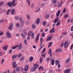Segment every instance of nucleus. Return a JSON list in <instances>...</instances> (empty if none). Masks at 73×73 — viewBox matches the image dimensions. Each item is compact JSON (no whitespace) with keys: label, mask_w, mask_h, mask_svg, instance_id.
Masks as SVG:
<instances>
[{"label":"nucleus","mask_w":73,"mask_h":73,"mask_svg":"<svg viewBox=\"0 0 73 73\" xmlns=\"http://www.w3.org/2000/svg\"><path fill=\"white\" fill-rule=\"evenodd\" d=\"M19 19L21 22V23L20 26L19 25V27L21 28L22 27L24 26V22L23 21V19L21 17H20L19 18Z\"/></svg>","instance_id":"f257e3e1"},{"label":"nucleus","mask_w":73,"mask_h":73,"mask_svg":"<svg viewBox=\"0 0 73 73\" xmlns=\"http://www.w3.org/2000/svg\"><path fill=\"white\" fill-rule=\"evenodd\" d=\"M15 0H13L11 3L10 2H8L7 3V5H8V6H9V7L12 6V5L13 6L15 7V6L16 5V4H14V3H15Z\"/></svg>","instance_id":"f03ea898"},{"label":"nucleus","mask_w":73,"mask_h":73,"mask_svg":"<svg viewBox=\"0 0 73 73\" xmlns=\"http://www.w3.org/2000/svg\"><path fill=\"white\" fill-rule=\"evenodd\" d=\"M6 35L7 37H8V38H11L12 36L11 33H9V32H7L6 33Z\"/></svg>","instance_id":"7ed1b4c3"},{"label":"nucleus","mask_w":73,"mask_h":73,"mask_svg":"<svg viewBox=\"0 0 73 73\" xmlns=\"http://www.w3.org/2000/svg\"><path fill=\"white\" fill-rule=\"evenodd\" d=\"M40 36V33H38L37 35V37L36 38L35 40V39L34 40L35 42H37L38 40H39V37Z\"/></svg>","instance_id":"20e7f679"},{"label":"nucleus","mask_w":73,"mask_h":73,"mask_svg":"<svg viewBox=\"0 0 73 73\" xmlns=\"http://www.w3.org/2000/svg\"><path fill=\"white\" fill-rule=\"evenodd\" d=\"M64 46L65 48H67L69 46V44H68V41H66L64 43Z\"/></svg>","instance_id":"39448f33"},{"label":"nucleus","mask_w":73,"mask_h":73,"mask_svg":"<svg viewBox=\"0 0 73 73\" xmlns=\"http://www.w3.org/2000/svg\"><path fill=\"white\" fill-rule=\"evenodd\" d=\"M52 37L53 36H49L48 37L47 39L46 40V41H50V40H51L52 39Z\"/></svg>","instance_id":"423d86ee"},{"label":"nucleus","mask_w":73,"mask_h":73,"mask_svg":"<svg viewBox=\"0 0 73 73\" xmlns=\"http://www.w3.org/2000/svg\"><path fill=\"white\" fill-rule=\"evenodd\" d=\"M16 64V62H13L12 64L13 68H16V67L17 66V64Z\"/></svg>","instance_id":"0eeeda50"},{"label":"nucleus","mask_w":73,"mask_h":73,"mask_svg":"<svg viewBox=\"0 0 73 73\" xmlns=\"http://www.w3.org/2000/svg\"><path fill=\"white\" fill-rule=\"evenodd\" d=\"M29 67V66H28L27 65H25V68L24 69V70L26 72H27L28 70V68Z\"/></svg>","instance_id":"6e6552de"},{"label":"nucleus","mask_w":73,"mask_h":73,"mask_svg":"<svg viewBox=\"0 0 73 73\" xmlns=\"http://www.w3.org/2000/svg\"><path fill=\"white\" fill-rule=\"evenodd\" d=\"M50 33H54V27H53L52 29H51L49 31Z\"/></svg>","instance_id":"1a4fd4ad"},{"label":"nucleus","mask_w":73,"mask_h":73,"mask_svg":"<svg viewBox=\"0 0 73 73\" xmlns=\"http://www.w3.org/2000/svg\"><path fill=\"white\" fill-rule=\"evenodd\" d=\"M13 24H11L9 27V29L10 30H12V29H13V28L12 27H13Z\"/></svg>","instance_id":"9d476101"},{"label":"nucleus","mask_w":73,"mask_h":73,"mask_svg":"<svg viewBox=\"0 0 73 73\" xmlns=\"http://www.w3.org/2000/svg\"><path fill=\"white\" fill-rule=\"evenodd\" d=\"M18 47H19V45H16L15 46H13L11 48V49H13V50H15V49H16V48H17Z\"/></svg>","instance_id":"9b49d317"},{"label":"nucleus","mask_w":73,"mask_h":73,"mask_svg":"<svg viewBox=\"0 0 73 73\" xmlns=\"http://www.w3.org/2000/svg\"><path fill=\"white\" fill-rule=\"evenodd\" d=\"M63 0H61L60 3L58 6V7H59V8H60V7H61V6H62V4H63Z\"/></svg>","instance_id":"f8f14e48"},{"label":"nucleus","mask_w":73,"mask_h":73,"mask_svg":"<svg viewBox=\"0 0 73 73\" xmlns=\"http://www.w3.org/2000/svg\"><path fill=\"white\" fill-rule=\"evenodd\" d=\"M33 66L36 69L37 68H38V67L39 66V65L37 64H34Z\"/></svg>","instance_id":"ddd939ff"},{"label":"nucleus","mask_w":73,"mask_h":73,"mask_svg":"<svg viewBox=\"0 0 73 73\" xmlns=\"http://www.w3.org/2000/svg\"><path fill=\"white\" fill-rule=\"evenodd\" d=\"M31 37L32 39H34L35 38V33H32L31 35Z\"/></svg>","instance_id":"4468645a"},{"label":"nucleus","mask_w":73,"mask_h":73,"mask_svg":"<svg viewBox=\"0 0 73 73\" xmlns=\"http://www.w3.org/2000/svg\"><path fill=\"white\" fill-rule=\"evenodd\" d=\"M18 56L17 54L13 55L12 56V59H15V58H17Z\"/></svg>","instance_id":"2eb2a0df"},{"label":"nucleus","mask_w":73,"mask_h":73,"mask_svg":"<svg viewBox=\"0 0 73 73\" xmlns=\"http://www.w3.org/2000/svg\"><path fill=\"white\" fill-rule=\"evenodd\" d=\"M23 46L21 45V44H20L19 45V50H21L23 48Z\"/></svg>","instance_id":"dca6fc26"},{"label":"nucleus","mask_w":73,"mask_h":73,"mask_svg":"<svg viewBox=\"0 0 73 73\" xmlns=\"http://www.w3.org/2000/svg\"><path fill=\"white\" fill-rule=\"evenodd\" d=\"M60 10H58L56 13V17H58L59 15H60Z\"/></svg>","instance_id":"f3484780"},{"label":"nucleus","mask_w":73,"mask_h":73,"mask_svg":"<svg viewBox=\"0 0 73 73\" xmlns=\"http://www.w3.org/2000/svg\"><path fill=\"white\" fill-rule=\"evenodd\" d=\"M7 48H8V46H5L4 47H3V48L4 50H5V51L7 50Z\"/></svg>","instance_id":"a211bd4d"},{"label":"nucleus","mask_w":73,"mask_h":73,"mask_svg":"<svg viewBox=\"0 0 73 73\" xmlns=\"http://www.w3.org/2000/svg\"><path fill=\"white\" fill-rule=\"evenodd\" d=\"M59 20V18H58L57 17L54 21V23H56L57 21H58Z\"/></svg>","instance_id":"6ab92c4d"},{"label":"nucleus","mask_w":73,"mask_h":73,"mask_svg":"<svg viewBox=\"0 0 73 73\" xmlns=\"http://www.w3.org/2000/svg\"><path fill=\"white\" fill-rule=\"evenodd\" d=\"M27 3L29 5V7L30 6V5H31V1L30 0H27Z\"/></svg>","instance_id":"aec40b11"},{"label":"nucleus","mask_w":73,"mask_h":73,"mask_svg":"<svg viewBox=\"0 0 73 73\" xmlns=\"http://www.w3.org/2000/svg\"><path fill=\"white\" fill-rule=\"evenodd\" d=\"M70 70L68 69L67 70H65L64 71V73H68L70 72Z\"/></svg>","instance_id":"412c9836"},{"label":"nucleus","mask_w":73,"mask_h":73,"mask_svg":"<svg viewBox=\"0 0 73 73\" xmlns=\"http://www.w3.org/2000/svg\"><path fill=\"white\" fill-rule=\"evenodd\" d=\"M33 60V58L32 56H31L29 58V61L31 62Z\"/></svg>","instance_id":"4be33fe9"},{"label":"nucleus","mask_w":73,"mask_h":73,"mask_svg":"<svg viewBox=\"0 0 73 73\" xmlns=\"http://www.w3.org/2000/svg\"><path fill=\"white\" fill-rule=\"evenodd\" d=\"M15 10L14 9H13L11 10V13L12 15H13L15 14Z\"/></svg>","instance_id":"5701e85b"},{"label":"nucleus","mask_w":73,"mask_h":73,"mask_svg":"<svg viewBox=\"0 0 73 73\" xmlns=\"http://www.w3.org/2000/svg\"><path fill=\"white\" fill-rule=\"evenodd\" d=\"M35 70H36V69H35V68L34 67H33L31 69V72H34V71H35Z\"/></svg>","instance_id":"b1692460"},{"label":"nucleus","mask_w":73,"mask_h":73,"mask_svg":"<svg viewBox=\"0 0 73 73\" xmlns=\"http://www.w3.org/2000/svg\"><path fill=\"white\" fill-rule=\"evenodd\" d=\"M45 19H48L49 17V15L46 14L45 15Z\"/></svg>","instance_id":"393cba45"},{"label":"nucleus","mask_w":73,"mask_h":73,"mask_svg":"<svg viewBox=\"0 0 73 73\" xmlns=\"http://www.w3.org/2000/svg\"><path fill=\"white\" fill-rule=\"evenodd\" d=\"M32 33V32L31 31H30L28 32L27 35L28 36H31V34Z\"/></svg>","instance_id":"a878e982"},{"label":"nucleus","mask_w":73,"mask_h":73,"mask_svg":"<svg viewBox=\"0 0 73 73\" xmlns=\"http://www.w3.org/2000/svg\"><path fill=\"white\" fill-rule=\"evenodd\" d=\"M36 23L37 24H39L40 23V19H37L36 20Z\"/></svg>","instance_id":"bb28decb"},{"label":"nucleus","mask_w":73,"mask_h":73,"mask_svg":"<svg viewBox=\"0 0 73 73\" xmlns=\"http://www.w3.org/2000/svg\"><path fill=\"white\" fill-rule=\"evenodd\" d=\"M60 63V62L58 60H56L55 61V64L56 65H57L58 64H59Z\"/></svg>","instance_id":"cd10ccee"},{"label":"nucleus","mask_w":73,"mask_h":73,"mask_svg":"<svg viewBox=\"0 0 73 73\" xmlns=\"http://www.w3.org/2000/svg\"><path fill=\"white\" fill-rule=\"evenodd\" d=\"M52 42H50L48 44V47L49 48V47H50L51 46H52Z\"/></svg>","instance_id":"c85d7f7f"},{"label":"nucleus","mask_w":73,"mask_h":73,"mask_svg":"<svg viewBox=\"0 0 73 73\" xmlns=\"http://www.w3.org/2000/svg\"><path fill=\"white\" fill-rule=\"evenodd\" d=\"M25 59V58L24 57V56H22L21 59H20V61H23V60H24V59Z\"/></svg>","instance_id":"c756f323"},{"label":"nucleus","mask_w":73,"mask_h":73,"mask_svg":"<svg viewBox=\"0 0 73 73\" xmlns=\"http://www.w3.org/2000/svg\"><path fill=\"white\" fill-rule=\"evenodd\" d=\"M52 1L53 4H55L57 2V0H52Z\"/></svg>","instance_id":"7c9ffc66"},{"label":"nucleus","mask_w":73,"mask_h":73,"mask_svg":"<svg viewBox=\"0 0 73 73\" xmlns=\"http://www.w3.org/2000/svg\"><path fill=\"white\" fill-rule=\"evenodd\" d=\"M42 61H43V58L42 57H40L39 59V61L40 64L42 62Z\"/></svg>","instance_id":"2f4dec72"},{"label":"nucleus","mask_w":73,"mask_h":73,"mask_svg":"<svg viewBox=\"0 0 73 73\" xmlns=\"http://www.w3.org/2000/svg\"><path fill=\"white\" fill-rule=\"evenodd\" d=\"M41 9V7H40L39 8V9L35 11V12H36V13H37V12H39L40 11V9Z\"/></svg>","instance_id":"473e14b6"},{"label":"nucleus","mask_w":73,"mask_h":73,"mask_svg":"<svg viewBox=\"0 0 73 73\" xmlns=\"http://www.w3.org/2000/svg\"><path fill=\"white\" fill-rule=\"evenodd\" d=\"M48 54H52V50L50 48L49 49Z\"/></svg>","instance_id":"72a5a7b5"},{"label":"nucleus","mask_w":73,"mask_h":73,"mask_svg":"<svg viewBox=\"0 0 73 73\" xmlns=\"http://www.w3.org/2000/svg\"><path fill=\"white\" fill-rule=\"evenodd\" d=\"M60 24H61V23L60 22V21H58L56 23V26H58Z\"/></svg>","instance_id":"f704fd0d"},{"label":"nucleus","mask_w":73,"mask_h":73,"mask_svg":"<svg viewBox=\"0 0 73 73\" xmlns=\"http://www.w3.org/2000/svg\"><path fill=\"white\" fill-rule=\"evenodd\" d=\"M44 69V68L42 66H40L38 68V70H43Z\"/></svg>","instance_id":"c9c22d12"},{"label":"nucleus","mask_w":73,"mask_h":73,"mask_svg":"<svg viewBox=\"0 0 73 73\" xmlns=\"http://www.w3.org/2000/svg\"><path fill=\"white\" fill-rule=\"evenodd\" d=\"M69 61H70V58L69 57L66 60V62L68 63H69Z\"/></svg>","instance_id":"e433bc0d"},{"label":"nucleus","mask_w":73,"mask_h":73,"mask_svg":"<svg viewBox=\"0 0 73 73\" xmlns=\"http://www.w3.org/2000/svg\"><path fill=\"white\" fill-rule=\"evenodd\" d=\"M54 64V60H52L51 62V65H53Z\"/></svg>","instance_id":"4c0bfd02"},{"label":"nucleus","mask_w":73,"mask_h":73,"mask_svg":"<svg viewBox=\"0 0 73 73\" xmlns=\"http://www.w3.org/2000/svg\"><path fill=\"white\" fill-rule=\"evenodd\" d=\"M10 11H11V9H9L6 12L7 15H9V12H10Z\"/></svg>","instance_id":"58836bf2"},{"label":"nucleus","mask_w":73,"mask_h":73,"mask_svg":"<svg viewBox=\"0 0 73 73\" xmlns=\"http://www.w3.org/2000/svg\"><path fill=\"white\" fill-rule=\"evenodd\" d=\"M41 35L43 37H45V33H42Z\"/></svg>","instance_id":"ea45409f"},{"label":"nucleus","mask_w":73,"mask_h":73,"mask_svg":"<svg viewBox=\"0 0 73 73\" xmlns=\"http://www.w3.org/2000/svg\"><path fill=\"white\" fill-rule=\"evenodd\" d=\"M27 40L26 39H25L24 40V43H25V44H26V45H28V44H27Z\"/></svg>","instance_id":"a19ab883"},{"label":"nucleus","mask_w":73,"mask_h":73,"mask_svg":"<svg viewBox=\"0 0 73 73\" xmlns=\"http://www.w3.org/2000/svg\"><path fill=\"white\" fill-rule=\"evenodd\" d=\"M68 16H69V14H66L64 16V18H67L68 17Z\"/></svg>","instance_id":"79ce46f5"},{"label":"nucleus","mask_w":73,"mask_h":73,"mask_svg":"<svg viewBox=\"0 0 73 73\" xmlns=\"http://www.w3.org/2000/svg\"><path fill=\"white\" fill-rule=\"evenodd\" d=\"M46 21H44L43 23V26H45L46 25Z\"/></svg>","instance_id":"37998d69"},{"label":"nucleus","mask_w":73,"mask_h":73,"mask_svg":"<svg viewBox=\"0 0 73 73\" xmlns=\"http://www.w3.org/2000/svg\"><path fill=\"white\" fill-rule=\"evenodd\" d=\"M21 35L22 37H23V38H25V35H24L23 34V33H21Z\"/></svg>","instance_id":"c03bdc74"},{"label":"nucleus","mask_w":73,"mask_h":73,"mask_svg":"<svg viewBox=\"0 0 73 73\" xmlns=\"http://www.w3.org/2000/svg\"><path fill=\"white\" fill-rule=\"evenodd\" d=\"M4 33L3 32H2L1 31H0V36H2L3 35Z\"/></svg>","instance_id":"a18cd8bd"},{"label":"nucleus","mask_w":73,"mask_h":73,"mask_svg":"<svg viewBox=\"0 0 73 73\" xmlns=\"http://www.w3.org/2000/svg\"><path fill=\"white\" fill-rule=\"evenodd\" d=\"M27 19H28L29 20V19H30V17L29 16V15H27Z\"/></svg>","instance_id":"49530a36"},{"label":"nucleus","mask_w":73,"mask_h":73,"mask_svg":"<svg viewBox=\"0 0 73 73\" xmlns=\"http://www.w3.org/2000/svg\"><path fill=\"white\" fill-rule=\"evenodd\" d=\"M32 28L35 29L36 28V26L34 24H33L32 26Z\"/></svg>","instance_id":"de8ad7c7"},{"label":"nucleus","mask_w":73,"mask_h":73,"mask_svg":"<svg viewBox=\"0 0 73 73\" xmlns=\"http://www.w3.org/2000/svg\"><path fill=\"white\" fill-rule=\"evenodd\" d=\"M4 62V59H2L1 61V64H3Z\"/></svg>","instance_id":"09e8293b"},{"label":"nucleus","mask_w":73,"mask_h":73,"mask_svg":"<svg viewBox=\"0 0 73 73\" xmlns=\"http://www.w3.org/2000/svg\"><path fill=\"white\" fill-rule=\"evenodd\" d=\"M26 31H27V30H24L23 32L25 35L26 36L27 35V32H26Z\"/></svg>","instance_id":"8fccbe9b"},{"label":"nucleus","mask_w":73,"mask_h":73,"mask_svg":"<svg viewBox=\"0 0 73 73\" xmlns=\"http://www.w3.org/2000/svg\"><path fill=\"white\" fill-rule=\"evenodd\" d=\"M44 5H45V4L44 3H42L41 4V7H43L44 6Z\"/></svg>","instance_id":"3c124183"},{"label":"nucleus","mask_w":73,"mask_h":73,"mask_svg":"<svg viewBox=\"0 0 73 73\" xmlns=\"http://www.w3.org/2000/svg\"><path fill=\"white\" fill-rule=\"evenodd\" d=\"M73 43L72 44V45H71L70 50H72V49H73Z\"/></svg>","instance_id":"603ef678"},{"label":"nucleus","mask_w":73,"mask_h":73,"mask_svg":"<svg viewBox=\"0 0 73 73\" xmlns=\"http://www.w3.org/2000/svg\"><path fill=\"white\" fill-rule=\"evenodd\" d=\"M27 40H29L30 39V36H28L27 38Z\"/></svg>","instance_id":"864d4df0"},{"label":"nucleus","mask_w":73,"mask_h":73,"mask_svg":"<svg viewBox=\"0 0 73 73\" xmlns=\"http://www.w3.org/2000/svg\"><path fill=\"white\" fill-rule=\"evenodd\" d=\"M3 4H4V2H0V6L1 5H3Z\"/></svg>","instance_id":"5fc2aeb1"},{"label":"nucleus","mask_w":73,"mask_h":73,"mask_svg":"<svg viewBox=\"0 0 73 73\" xmlns=\"http://www.w3.org/2000/svg\"><path fill=\"white\" fill-rule=\"evenodd\" d=\"M41 56L42 57H44V58L45 57V55L44 54H42L41 55Z\"/></svg>","instance_id":"6e6d98bb"},{"label":"nucleus","mask_w":73,"mask_h":73,"mask_svg":"<svg viewBox=\"0 0 73 73\" xmlns=\"http://www.w3.org/2000/svg\"><path fill=\"white\" fill-rule=\"evenodd\" d=\"M70 31H73V26L71 27Z\"/></svg>","instance_id":"4d7b16f0"},{"label":"nucleus","mask_w":73,"mask_h":73,"mask_svg":"<svg viewBox=\"0 0 73 73\" xmlns=\"http://www.w3.org/2000/svg\"><path fill=\"white\" fill-rule=\"evenodd\" d=\"M16 70L18 72L19 71V67H17L16 68Z\"/></svg>","instance_id":"13d9d810"},{"label":"nucleus","mask_w":73,"mask_h":73,"mask_svg":"<svg viewBox=\"0 0 73 73\" xmlns=\"http://www.w3.org/2000/svg\"><path fill=\"white\" fill-rule=\"evenodd\" d=\"M58 51H59V52H62V49L61 48L59 49L58 50Z\"/></svg>","instance_id":"bf43d9fd"},{"label":"nucleus","mask_w":73,"mask_h":73,"mask_svg":"<svg viewBox=\"0 0 73 73\" xmlns=\"http://www.w3.org/2000/svg\"><path fill=\"white\" fill-rule=\"evenodd\" d=\"M21 55H22L21 53H19V57H21Z\"/></svg>","instance_id":"052dcab7"},{"label":"nucleus","mask_w":73,"mask_h":73,"mask_svg":"<svg viewBox=\"0 0 73 73\" xmlns=\"http://www.w3.org/2000/svg\"><path fill=\"white\" fill-rule=\"evenodd\" d=\"M49 59H50V58H46V61H48L49 60Z\"/></svg>","instance_id":"680f3d73"},{"label":"nucleus","mask_w":73,"mask_h":73,"mask_svg":"<svg viewBox=\"0 0 73 73\" xmlns=\"http://www.w3.org/2000/svg\"><path fill=\"white\" fill-rule=\"evenodd\" d=\"M46 50V48H43L42 52H45Z\"/></svg>","instance_id":"e2e57ef3"},{"label":"nucleus","mask_w":73,"mask_h":73,"mask_svg":"<svg viewBox=\"0 0 73 73\" xmlns=\"http://www.w3.org/2000/svg\"><path fill=\"white\" fill-rule=\"evenodd\" d=\"M34 6V4H33V3L31 6V7L32 8H33Z\"/></svg>","instance_id":"0e129e2a"},{"label":"nucleus","mask_w":73,"mask_h":73,"mask_svg":"<svg viewBox=\"0 0 73 73\" xmlns=\"http://www.w3.org/2000/svg\"><path fill=\"white\" fill-rule=\"evenodd\" d=\"M52 71H53V70H52V69L49 70V73H52Z\"/></svg>","instance_id":"69168bd1"},{"label":"nucleus","mask_w":73,"mask_h":73,"mask_svg":"<svg viewBox=\"0 0 73 73\" xmlns=\"http://www.w3.org/2000/svg\"><path fill=\"white\" fill-rule=\"evenodd\" d=\"M16 26L17 27H19V23H17L16 24Z\"/></svg>","instance_id":"338daca9"},{"label":"nucleus","mask_w":73,"mask_h":73,"mask_svg":"<svg viewBox=\"0 0 73 73\" xmlns=\"http://www.w3.org/2000/svg\"><path fill=\"white\" fill-rule=\"evenodd\" d=\"M15 19H16V20H18V19H19V17H15Z\"/></svg>","instance_id":"774afa93"}]
</instances>
